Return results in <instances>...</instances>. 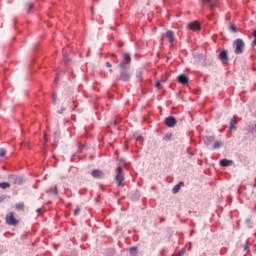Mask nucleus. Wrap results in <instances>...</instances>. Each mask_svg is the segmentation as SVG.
I'll use <instances>...</instances> for the list:
<instances>
[{"label":"nucleus","instance_id":"1","mask_svg":"<svg viewBox=\"0 0 256 256\" xmlns=\"http://www.w3.org/2000/svg\"><path fill=\"white\" fill-rule=\"evenodd\" d=\"M233 47H234V53L236 55H241V53L245 51V42L243 41V39L238 38L234 41Z\"/></svg>","mask_w":256,"mask_h":256},{"label":"nucleus","instance_id":"2","mask_svg":"<svg viewBox=\"0 0 256 256\" xmlns=\"http://www.w3.org/2000/svg\"><path fill=\"white\" fill-rule=\"evenodd\" d=\"M131 64V54L125 53L122 56V60L119 64L120 69H128Z\"/></svg>","mask_w":256,"mask_h":256},{"label":"nucleus","instance_id":"3","mask_svg":"<svg viewBox=\"0 0 256 256\" xmlns=\"http://www.w3.org/2000/svg\"><path fill=\"white\" fill-rule=\"evenodd\" d=\"M115 179L118 183V187H123V181H124L125 177L123 176V169L121 168V166L116 168Z\"/></svg>","mask_w":256,"mask_h":256},{"label":"nucleus","instance_id":"4","mask_svg":"<svg viewBox=\"0 0 256 256\" xmlns=\"http://www.w3.org/2000/svg\"><path fill=\"white\" fill-rule=\"evenodd\" d=\"M6 223L7 225H13L14 227L17 226V224L19 223V220L15 218V213L10 212L6 216Z\"/></svg>","mask_w":256,"mask_h":256},{"label":"nucleus","instance_id":"5","mask_svg":"<svg viewBox=\"0 0 256 256\" xmlns=\"http://www.w3.org/2000/svg\"><path fill=\"white\" fill-rule=\"evenodd\" d=\"M166 127H175L177 125V119L175 117L170 116L165 119Z\"/></svg>","mask_w":256,"mask_h":256},{"label":"nucleus","instance_id":"6","mask_svg":"<svg viewBox=\"0 0 256 256\" xmlns=\"http://www.w3.org/2000/svg\"><path fill=\"white\" fill-rule=\"evenodd\" d=\"M91 175L94 179H103V177H105V173L99 169L93 170Z\"/></svg>","mask_w":256,"mask_h":256},{"label":"nucleus","instance_id":"7","mask_svg":"<svg viewBox=\"0 0 256 256\" xmlns=\"http://www.w3.org/2000/svg\"><path fill=\"white\" fill-rule=\"evenodd\" d=\"M120 79L121 81H130L131 79V74L129 72H127V70H123L121 73H120Z\"/></svg>","mask_w":256,"mask_h":256},{"label":"nucleus","instance_id":"8","mask_svg":"<svg viewBox=\"0 0 256 256\" xmlns=\"http://www.w3.org/2000/svg\"><path fill=\"white\" fill-rule=\"evenodd\" d=\"M178 82L181 83V85H189V77L187 75H179L178 76Z\"/></svg>","mask_w":256,"mask_h":256},{"label":"nucleus","instance_id":"9","mask_svg":"<svg viewBox=\"0 0 256 256\" xmlns=\"http://www.w3.org/2000/svg\"><path fill=\"white\" fill-rule=\"evenodd\" d=\"M164 36L169 41V43H174L175 42V34L173 33V31H171V30L167 31L164 34Z\"/></svg>","mask_w":256,"mask_h":256},{"label":"nucleus","instance_id":"10","mask_svg":"<svg viewBox=\"0 0 256 256\" xmlns=\"http://www.w3.org/2000/svg\"><path fill=\"white\" fill-rule=\"evenodd\" d=\"M188 28H190L192 31H199L201 29V25H199V22L194 21L188 24Z\"/></svg>","mask_w":256,"mask_h":256},{"label":"nucleus","instance_id":"11","mask_svg":"<svg viewBox=\"0 0 256 256\" xmlns=\"http://www.w3.org/2000/svg\"><path fill=\"white\" fill-rule=\"evenodd\" d=\"M220 165L221 167H231V165H233V160L223 159L220 161Z\"/></svg>","mask_w":256,"mask_h":256},{"label":"nucleus","instance_id":"12","mask_svg":"<svg viewBox=\"0 0 256 256\" xmlns=\"http://www.w3.org/2000/svg\"><path fill=\"white\" fill-rule=\"evenodd\" d=\"M10 179H12L14 185H21V183H23V179L21 177L11 176Z\"/></svg>","mask_w":256,"mask_h":256},{"label":"nucleus","instance_id":"13","mask_svg":"<svg viewBox=\"0 0 256 256\" xmlns=\"http://www.w3.org/2000/svg\"><path fill=\"white\" fill-rule=\"evenodd\" d=\"M219 57L222 61H228L227 50L221 51Z\"/></svg>","mask_w":256,"mask_h":256},{"label":"nucleus","instance_id":"14","mask_svg":"<svg viewBox=\"0 0 256 256\" xmlns=\"http://www.w3.org/2000/svg\"><path fill=\"white\" fill-rule=\"evenodd\" d=\"M204 3H208L209 7L211 9H213V7H215V5H217V0H203Z\"/></svg>","mask_w":256,"mask_h":256},{"label":"nucleus","instance_id":"15","mask_svg":"<svg viewBox=\"0 0 256 256\" xmlns=\"http://www.w3.org/2000/svg\"><path fill=\"white\" fill-rule=\"evenodd\" d=\"M235 125H237V120L234 118L231 119L230 121V130L233 131V129H237V127H235Z\"/></svg>","mask_w":256,"mask_h":256},{"label":"nucleus","instance_id":"16","mask_svg":"<svg viewBox=\"0 0 256 256\" xmlns=\"http://www.w3.org/2000/svg\"><path fill=\"white\" fill-rule=\"evenodd\" d=\"M17 211H23L25 209V204L23 202H19L15 205Z\"/></svg>","mask_w":256,"mask_h":256},{"label":"nucleus","instance_id":"17","mask_svg":"<svg viewBox=\"0 0 256 256\" xmlns=\"http://www.w3.org/2000/svg\"><path fill=\"white\" fill-rule=\"evenodd\" d=\"M130 255L131 256H140L139 252H137V247L130 248Z\"/></svg>","mask_w":256,"mask_h":256},{"label":"nucleus","instance_id":"18","mask_svg":"<svg viewBox=\"0 0 256 256\" xmlns=\"http://www.w3.org/2000/svg\"><path fill=\"white\" fill-rule=\"evenodd\" d=\"M9 187H11V184L9 182L0 183V189H9Z\"/></svg>","mask_w":256,"mask_h":256},{"label":"nucleus","instance_id":"19","mask_svg":"<svg viewBox=\"0 0 256 256\" xmlns=\"http://www.w3.org/2000/svg\"><path fill=\"white\" fill-rule=\"evenodd\" d=\"M50 193H53L54 195H58L59 191L57 190V186H54L50 189Z\"/></svg>","mask_w":256,"mask_h":256},{"label":"nucleus","instance_id":"20","mask_svg":"<svg viewBox=\"0 0 256 256\" xmlns=\"http://www.w3.org/2000/svg\"><path fill=\"white\" fill-rule=\"evenodd\" d=\"M181 189V186H179V184L175 185L173 188V193H179V190Z\"/></svg>","mask_w":256,"mask_h":256},{"label":"nucleus","instance_id":"21","mask_svg":"<svg viewBox=\"0 0 256 256\" xmlns=\"http://www.w3.org/2000/svg\"><path fill=\"white\" fill-rule=\"evenodd\" d=\"M243 251L249 253V243L246 242V244L243 245Z\"/></svg>","mask_w":256,"mask_h":256},{"label":"nucleus","instance_id":"22","mask_svg":"<svg viewBox=\"0 0 256 256\" xmlns=\"http://www.w3.org/2000/svg\"><path fill=\"white\" fill-rule=\"evenodd\" d=\"M5 155H7V150L1 148L0 149V157H5Z\"/></svg>","mask_w":256,"mask_h":256},{"label":"nucleus","instance_id":"23","mask_svg":"<svg viewBox=\"0 0 256 256\" xmlns=\"http://www.w3.org/2000/svg\"><path fill=\"white\" fill-rule=\"evenodd\" d=\"M219 147H221V142L216 141L213 145V149H219Z\"/></svg>","mask_w":256,"mask_h":256},{"label":"nucleus","instance_id":"24","mask_svg":"<svg viewBox=\"0 0 256 256\" xmlns=\"http://www.w3.org/2000/svg\"><path fill=\"white\" fill-rule=\"evenodd\" d=\"M230 31H232L233 33H237V26L231 25L230 26Z\"/></svg>","mask_w":256,"mask_h":256},{"label":"nucleus","instance_id":"25","mask_svg":"<svg viewBox=\"0 0 256 256\" xmlns=\"http://www.w3.org/2000/svg\"><path fill=\"white\" fill-rule=\"evenodd\" d=\"M79 213H81V208H76L74 210V215L77 216V215H79Z\"/></svg>","mask_w":256,"mask_h":256},{"label":"nucleus","instance_id":"26","mask_svg":"<svg viewBox=\"0 0 256 256\" xmlns=\"http://www.w3.org/2000/svg\"><path fill=\"white\" fill-rule=\"evenodd\" d=\"M52 100H53V103H57V95L56 94L52 95Z\"/></svg>","mask_w":256,"mask_h":256},{"label":"nucleus","instance_id":"27","mask_svg":"<svg viewBox=\"0 0 256 256\" xmlns=\"http://www.w3.org/2000/svg\"><path fill=\"white\" fill-rule=\"evenodd\" d=\"M59 135H61V132H55L54 133V137H55V139H59Z\"/></svg>","mask_w":256,"mask_h":256},{"label":"nucleus","instance_id":"28","mask_svg":"<svg viewBox=\"0 0 256 256\" xmlns=\"http://www.w3.org/2000/svg\"><path fill=\"white\" fill-rule=\"evenodd\" d=\"M161 80H159L157 83H156V87H157V89H161Z\"/></svg>","mask_w":256,"mask_h":256},{"label":"nucleus","instance_id":"29","mask_svg":"<svg viewBox=\"0 0 256 256\" xmlns=\"http://www.w3.org/2000/svg\"><path fill=\"white\" fill-rule=\"evenodd\" d=\"M26 7H27L28 9H33V4L28 3V4H26Z\"/></svg>","mask_w":256,"mask_h":256},{"label":"nucleus","instance_id":"30","mask_svg":"<svg viewBox=\"0 0 256 256\" xmlns=\"http://www.w3.org/2000/svg\"><path fill=\"white\" fill-rule=\"evenodd\" d=\"M167 76H163L162 79L160 80L162 83H165V81H167Z\"/></svg>","mask_w":256,"mask_h":256},{"label":"nucleus","instance_id":"31","mask_svg":"<svg viewBox=\"0 0 256 256\" xmlns=\"http://www.w3.org/2000/svg\"><path fill=\"white\" fill-rule=\"evenodd\" d=\"M106 67L111 68V64L109 62H107Z\"/></svg>","mask_w":256,"mask_h":256},{"label":"nucleus","instance_id":"32","mask_svg":"<svg viewBox=\"0 0 256 256\" xmlns=\"http://www.w3.org/2000/svg\"><path fill=\"white\" fill-rule=\"evenodd\" d=\"M178 185H179V187H183V185H185V183L180 182Z\"/></svg>","mask_w":256,"mask_h":256},{"label":"nucleus","instance_id":"33","mask_svg":"<svg viewBox=\"0 0 256 256\" xmlns=\"http://www.w3.org/2000/svg\"><path fill=\"white\" fill-rule=\"evenodd\" d=\"M253 37H254V39H256V30H254V32H253Z\"/></svg>","mask_w":256,"mask_h":256},{"label":"nucleus","instance_id":"34","mask_svg":"<svg viewBox=\"0 0 256 256\" xmlns=\"http://www.w3.org/2000/svg\"><path fill=\"white\" fill-rule=\"evenodd\" d=\"M44 140L47 143V134H44Z\"/></svg>","mask_w":256,"mask_h":256},{"label":"nucleus","instance_id":"35","mask_svg":"<svg viewBox=\"0 0 256 256\" xmlns=\"http://www.w3.org/2000/svg\"><path fill=\"white\" fill-rule=\"evenodd\" d=\"M252 44L256 46V38H254Z\"/></svg>","mask_w":256,"mask_h":256},{"label":"nucleus","instance_id":"36","mask_svg":"<svg viewBox=\"0 0 256 256\" xmlns=\"http://www.w3.org/2000/svg\"><path fill=\"white\" fill-rule=\"evenodd\" d=\"M58 79H59V77L57 76V77L55 78V80H54L55 83H57Z\"/></svg>","mask_w":256,"mask_h":256},{"label":"nucleus","instance_id":"37","mask_svg":"<svg viewBox=\"0 0 256 256\" xmlns=\"http://www.w3.org/2000/svg\"><path fill=\"white\" fill-rule=\"evenodd\" d=\"M110 73H113V70H112V69H110Z\"/></svg>","mask_w":256,"mask_h":256},{"label":"nucleus","instance_id":"38","mask_svg":"<svg viewBox=\"0 0 256 256\" xmlns=\"http://www.w3.org/2000/svg\"><path fill=\"white\" fill-rule=\"evenodd\" d=\"M37 211H38V213H39V211H41V209H38Z\"/></svg>","mask_w":256,"mask_h":256},{"label":"nucleus","instance_id":"39","mask_svg":"<svg viewBox=\"0 0 256 256\" xmlns=\"http://www.w3.org/2000/svg\"><path fill=\"white\" fill-rule=\"evenodd\" d=\"M120 161H121V162H123L124 160H123V159H121Z\"/></svg>","mask_w":256,"mask_h":256}]
</instances>
